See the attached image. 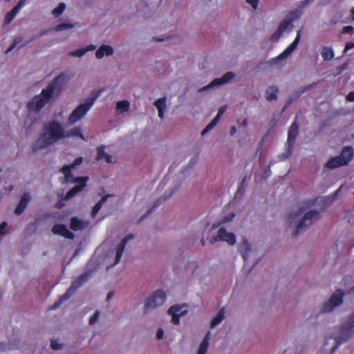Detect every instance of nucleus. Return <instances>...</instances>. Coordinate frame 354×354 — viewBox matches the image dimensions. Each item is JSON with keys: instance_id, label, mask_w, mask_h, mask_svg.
<instances>
[{"instance_id": "62", "label": "nucleus", "mask_w": 354, "mask_h": 354, "mask_svg": "<svg viewBox=\"0 0 354 354\" xmlns=\"http://www.w3.org/2000/svg\"><path fill=\"white\" fill-rule=\"evenodd\" d=\"M201 245H202L203 246H204V245H205V241L204 240V239H203V238L201 239Z\"/></svg>"}, {"instance_id": "6", "label": "nucleus", "mask_w": 354, "mask_h": 354, "mask_svg": "<svg viewBox=\"0 0 354 354\" xmlns=\"http://www.w3.org/2000/svg\"><path fill=\"white\" fill-rule=\"evenodd\" d=\"M354 333V313L349 317L347 322L342 324L340 329V336L337 339V343L331 349V353L335 352L339 345L346 342Z\"/></svg>"}, {"instance_id": "45", "label": "nucleus", "mask_w": 354, "mask_h": 354, "mask_svg": "<svg viewBox=\"0 0 354 354\" xmlns=\"http://www.w3.org/2000/svg\"><path fill=\"white\" fill-rule=\"evenodd\" d=\"M98 317H99V311H95V313L91 317L90 319H89V324L90 325H92L96 321L97 319H98Z\"/></svg>"}, {"instance_id": "55", "label": "nucleus", "mask_w": 354, "mask_h": 354, "mask_svg": "<svg viewBox=\"0 0 354 354\" xmlns=\"http://www.w3.org/2000/svg\"><path fill=\"white\" fill-rule=\"evenodd\" d=\"M219 240V236H218V234L216 235V236H212L210 240H209V243L211 244H214L217 241Z\"/></svg>"}, {"instance_id": "7", "label": "nucleus", "mask_w": 354, "mask_h": 354, "mask_svg": "<svg viewBox=\"0 0 354 354\" xmlns=\"http://www.w3.org/2000/svg\"><path fill=\"white\" fill-rule=\"evenodd\" d=\"M166 300V293L162 289L156 290L147 299L145 304V310L147 311L150 308H154L162 305Z\"/></svg>"}, {"instance_id": "38", "label": "nucleus", "mask_w": 354, "mask_h": 354, "mask_svg": "<svg viewBox=\"0 0 354 354\" xmlns=\"http://www.w3.org/2000/svg\"><path fill=\"white\" fill-rule=\"evenodd\" d=\"M219 120L214 118L206 127L202 131L201 134L202 136H204L206 134L209 130L213 129L216 124L218 122Z\"/></svg>"}, {"instance_id": "54", "label": "nucleus", "mask_w": 354, "mask_h": 354, "mask_svg": "<svg viewBox=\"0 0 354 354\" xmlns=\"http://www.w3.org/2000/svg\"><path fill=\"white\" fill-rule=\"evenodd\" d=\"M346 100L349 102H354V91H351L347 95Z\"/></svg>"}, {"instance_id": "8", "label": "nucleus", "mask_w": 354, "mask_h": 354, "mask_svg": "<svg viewBox=\"0 0 354 354\" xmlns=\"http://www.w3.org/2000/svg\"><path fill=\"white\" fill-rule=\"evenodd\" d=\"M344 292L341 289L337 290L326 302L322 307L323 312L332 311L335 307L340 305L343 302Z\"/></svg>"}, {"instance_id": "57", "label": "nucleus", "mask_w": 354, "mask_h": 354, "mask_svg": "<svg viewBox=\"0 0 354 354\" xmlns=\"http://www.w3.org/2000/svg\"><path fill=\"white\" fill-rule=\"evenodd\" d=\"M315 84H310V85L306 86L304 88V90L302 91V92H304V91H307V90L310 89V88H312Z\"/></svg>"}, {"instance_id": "46", "label": "nucleus", "mask_w": 354, "mask_h": 354, "mask_svg": "<svg viewBox=\"0 0 354 354\" xmlns=\"http://www.w3.org/2000/svg\"><path fill=\"white\" fill-rule=\"evenodd\" d=\"M225 106H222L221 107H220L215 118L220 120L221 115L225 113Z\"/></svg>"}, {"instance_id": "28", "label": "nucleus", "mask_w": 354, "mask_h": 354, "mask_svg": "<svg viewBox=\"0 0 354 354\" xmlns=\"http://www.w3.org/2000/svg\"><path fill=\"white\" fill-rule=\"evenodd\" d=\"M70 137H80L81 139L85 140L84 136L81 131V129L78 127H74L68 132L65 131L64 138Z\"/></svg>"}, {"instance_id": "29", "label": "nucleus", "mask_w": 354, "mask_h": 354, "mask_svg": "<svg viewBox=\"0 0 354 354\" xmlns=\"http://www.w3.org/2000/svg\"><path fill=\"white\" fill-rule=\"evenodd\" d=\"M225 317V309L222 308L217 313L216 316L212 319L211 322V328H214L218 324H220Z\"/></svg>"}, {"instance_id": "3", "label": "nucleus", "mask_w": 354, "mask_h": 354, "mask_svg": "<svg viewBox=\"0 0 354 354\" xmlns=\"http://www.w3.org/2000/svg\"><path fill=\"white\" fill-rule=\"evenodd\" d=\"M104 89L100 88L94 91L91 96L86 100L85 103L78 105L70 114L68 121L71 124H75L82 119L91 108L95 100L100 96Z\"/></svg>"}, {"instance_id": "42", "label": "nucleus", "mask_w": 354, "mask_h": 354, "mask_svg": "<svg viewBox=\"0 0 354 354\" xmlns=\"http://www.w3.org/2000/svg\"><path fill=\"white\" fill-rule=\"evenodd\" d=\"M50 347L53 350H58L62 348V344H60L57 340H51Z\"/></svg>"}, {"instance_id": "25", "label": "nucleus", "mask_w": 354, "mask_h": 354, "mask_svg": "<svg viewBox=\"0 0 354 354\" xmlns=\"http://www.w3.org/2000/svg\"><path fill=\"white\" fill-rule=\"evenodd\" d=\"M111 196V194H106V195L102 196V198L93 206V207L92 208L91 212V217H93V218L95 217V216L97 214L100 209L102 208L103 204L106 201L108 198L110 197Z\"/></svg>"}, {"instance_id": "27", "label": "nucleus", "mask_w": 354, "mask_h": 354, "mask_svg": "<svg viewBox=\"0 0 354 354\" xmlns=\"http://www.w3.org/2000/svg\"><path fill=\"white\" fill-rule=\"evenodd\" d=\"M321 55L324 60H330L335 56V53L332 47L324 46L321 51Z\"/></svg>"}, {"instance_id": "43", "label": "nucleus", "mask_w": 354, "mask_h": 354, "mask_svg": "<svg viewBox=\"0 0 354 354\" xmlns=\"http://www.w3.org/2000/svg\"><path fill=\"white\" fill-rule=\"evenodd\" d=\"M83 162V158L82 157H77L76 158L74 161L73 162L72 164H70L71 166L73 167V168H75V167L77 166V165H80Z\"/></svg>"}, {"instance_id": "14", "label": "nucleus", "mask_w": 354, "mask_h": 354, "mask_svg": "<svg viewBox=\"0 0 354 354\" xmlns=\"http://www.w3.org/2000/svg\"><path fill=\"white\" fill-rule=\"evenodd\" d=\"M133 238H134V236L131 234H129L127 235L122 240L121 243L118 245L117 250H116V254H115V264H117L120 262L127 242L130 240L133 239Z\"/></svg>"}, {"instance_id": "59", "label": "nucleus", "mask_w": 354, "mask_h": 354, "mask_svg": "<svg viewBox=\"0 0 354 354\" xmlns=\"http://www.w3.org/2000/svg\"><path fill=\"white\" fill-rule=\"evenodd\" d=\"M113 296V292H109L108 294H107V297H106V300H109L110 299H111Z\"/></svg>"}, {"instance_id": "61", "label": "nucleus", "mask_w": 354, "mask_h": 354, "mask_svg": "<svg viewBox=\"0 0 354 354\" xmlns=\"http://www.w3.org/2000/svg\"><path fill=\"white\" fill-rule=\"evenodd\" d=\"M196 158L191 159L190 164H195L196 162Z\"/></svg>"}, {"instance_id": "10", "label": "nucleus", "mask_w": 354, "mask_h": 354, "mask_svg": "<svg viewBox=\"0 0 354 354\" xmlns=\"http://www.w3.org/2000/svg\"><path fill=\"white\" fill-rule=\"evenodd\" d=\"M88 180L87 176L75 177L73 182L78 184L71 189L66 194L65 199L69 200L75 196L77 193L82 191L86 185V181Z\"/></svg>"}, {"instance_id": "12", "label": "nucleus", "mask_w": 354, "mask_h": 354, "mask_svg": "<svg viewBox=\"0 0 354 354\" xmlns=\"http://www.w3.org/2000/svg\"><path fill=\"white\" fill-rule=\"evenodd\" d=\"M51 230L53 234L61 235L66 239H73L74 238L73 233L68 230L64 224H55Z\"/></svg>"}, {"instance_id": "58", "label": "nucleus", "mask_w": 354, "mask_h": 354, "mask_svg": "<svg viewBox=\"0 0 354 354\" xmlns=\"http://www.w3.org/2000/svg\"><path fill=\"white\" fill-rule=\"evenodd\" d=\"M234 216V214H232L230 215V216H229V217L227 216V217L225 218L224 220L225 222L230 221L232 220Z\"/></svg>"}, {"instance_id": "11", "label": "nucleus", "mask_w": 354, "mask_h": 354, "mask_svg": "<svg viewBox=\"0 0 354 354\" xmlns=\"http://www.w3.org/2000/svg\"><path fill=\"white\" fill-rule=\"evenodd\" d=\"M298 15L297 11H291L289 14L288 18L287 19L281 21L278 27L277 30L275 32V34H279V36H281V34L290 26L292 25V21L297 19Z\"/></svg>"}, {"instance_id": "41", "label": "nucleus", "mask_w": 354, "mask_h": 354, "mask_svg": "<svg viewBox=\"0 0 354 354\" xmlns=\"http://www.w3.org/2000/svg\"><path fill=\"white\" fill-rule=\"evenodd\" d=\"M245 179L243 178L242 182L241 183V185H239V189H238L237 192L235 194V198H238V197L241 196L243 194V193L244 192V190L243 189V183L245 182Z\"/></svg>"}, {"instance_id": "39", "label": "nucleus", "mask_w": 354, "mask_h": 354, "mask_svg": "<svg viewBox=\"0 0 354 354\" xmlns=\"http://www.w3.org/2000/svg\"><path fill=\"white\" fill-rule=\"evenodd\" d=\"M74 26L70 23H61L57 25L55 28V30L57 32L62 31L66 29H70L73 28Z\"/></svg>"}, {"instance_id": "50", "label": "nucleus", "mask_w": 354, "mask_h": 354, "mask_svg": "<svg viewBox=\"0 0 354 354\" xmlns=\"http://www.w3.org/2000/svg\"><path fill=\"white\" fill-rule=\"evenodd\" d=\"M8 225V223L6 221H3L1 224H0V234H5L6 231H5V229L6 227H7Z\"/></svg>"}, {"instance_id": "5", "label": "nucleus", "mask_w": 354, "mask_h": 354, "mask_svg": "<svg viewBox=\"0 0 354 354\" xmlns=\"http://www.w3.org/2000/svg\"><path fill=\"white\" fill-rule=\"evenodd\" d=\"M319 218V213L317 210H310L306 212L304 218L300 221L297 225L295 232L292 234V237H297L301 233L304 232L308 226L312 225L315 221H317Z\"/></svg>"}, {"instance_id": "47", "label": "nucleus", "mask_w": 354, "mask_h": 354, "mask_svg": "<svg viewBox=\"0 0 354 354\" xmlns=\"http://www.w3.org/2000/svg\"><path fill=\"white\" fill-rule=\"evenodd\" d=\"M342 188V186L337 189L332 195L329 196L330 202H333L336 199V197L339 194V192H340V189Z\"/></svg>"}, {"instance_id": "21", "label": "nucleus", "mask_w": 354, "mask_h": 354, "mask_svg": "<svg viewBox=\"0 0 354 354\" xmlns=\"http://www.w3.org/2000/svg\"><path fill=\"white\" fill-rule=\"evenodd\" d=\"M96 48V46L93 44H89L86 47L80 48L77 50H72L69 53V55L73 57H82L88 51L94 50Z\"/></svg>"}, {"instance_id": "18", "label": "nucleus", "mask_w": 354, "mask_h": 354, "mask_svg": "<svg viewBox=\"0 0 354 354\" xmlns=\"http://www.w3.org/2000/svg\"><path fill=\"white\" fill-rule=\"evenodd\" d=\"M353 149L351 146H346L343 148L339 156H338L342 160L345 165H347L353 157Z\"/></svg>"}, {"instance_id": "40", "label": "nucleus", "mask_w": 354, "mask_h": 354, "mask_svg": "<svg viewBox=\"0 0 354 354\" xmlns=\"http://www.w3.org/2000/svg\"><path fill=\"white\" fill-rule=\"evenodd\" d=\"M22 40L23 39L21 37H17L12 44L9 46V48L6 50V53H8L9 52L12 51L19 44H21Z\"/></svg>"}, {"instance_id": "33", "label": "nucleus", "mask_w": 354, "mask_h": 354, "mask_svg": "<svg viewBox=\"0 0 354 354\" xmlns=\"http://www.w3.org/2000/svg\"><path fill=\"white\" fill-rule=\"evenodd\" d=\"M73 168L71 166V165H65L61 168V171L64 174V177L67 181H73V176L71 170Z\"/></svg>"}, {"instance_id": "20", "label": "nucleus", "mask_w": 354, "mask_h": 354, "mask_svg": "<svg viewBox=\"0 0 354 354\" xmlns=\"http://www.w3.org/2000/svg\"><path fill=\"white\" fill-rule=\"evenodd\" d=\"M113 49L109 45H102L95 52V57L97 59L102 58L104 55L109 56L113 55Z\"/></svg>"}, {"instance_id": "9", "label": "nucleus", "mask_w": 354, "mask_h": 354, "mask_svg": "<svg viewBox=\"0 0 354 354\" xmlns=\"http://www.w3.org/2000/svg\"><path fill=\"white\" fill-rule=\"evenodd\" d=\"M299 134V126L296 121H295L290 127L288 133V140H287V150L288 154L286 156H290L292 154L294 145L295 142V140L297 136Z\"/></svg>"}, {"instance_id": "37", "label": "nucleus", "mask_w": 354, "mask_h": 354, "mask_svg": "<svg viewBox=\"0 0 354 354\" xmlns=\"http://www.w3.org/2000/svg\"><path fill=\"white\" fill-rule=\"evenodd\" d=\"M66 8V5L64 3L61 2L59 3L58 6L54 8L52 11V14L55 17H57L59 15H61L63 12L64 11Z\"/></svg>"}, {"instance_id": "23", "label": "nucleus", "mask_w": 354, "mask_h": 354, "mask_svg": "<svg viewBox=\"0 0 354 354\" xmlns=\"http://www.w3.org/2000/svg\"><path fill=\"white\" fill-rule=\"evenodd\" d=\"M344 165L345 164L343 163L342 159L339 156H336L329 159L326 163L325 167L333 169Z\"/></svg>"}, {"instance_id": "56", "label": "nucleus", "mask_w": 354, "mask_h": 354, "mask_svg": "<svg viewBox=\"0 0 354 354\" xmlns=\"http://www.w3.org/2000/svg\"><path fill=\"white\" fill-rule=\"evenodd\" d=\"M236 132V129L235 127H232L230 131V133L231 136H233Z\"/></svg>"}, {"instance_id": "13", "label": "nucleus", "mask_w": 354, "mask_h": 354, "mask_svg": "<svg viewBox=\"0 0 354 354\" xmlns=\"http://www.w3.org/2000/svg\"><path fill=\"white\" fill-rule=\"evenodd\" d=\"M300 38L301 30H299L294 41L277 57V59H282L290 55L298 46Z\"/></svg>"}, {"instance_id": "44", "label": "nucleus", "mask_w": 354, "mask_h": 354, "mask_svg": "<svg viewBox=\"0 0 354 354\" xmlns=\"http://www.w3.org/2000/svg\"><path fill=\"white\" fill-rule=\"evenodd\" d=\"M44 34H45V32H44V31H43V32H41L39 35H35V36L32 37H31L28 41H27L26 43L21 44L19 46V48H21L22 46H25L26 44H28V43L31 42L32 41H33V40L36 39L37 38L39 37L40 36H41V35H44Z\"/></svg>"}, {"instance_id": "32", "label": "nucleus", "mask_w": 354, "mask_h": 354, "mask_svg": "<svg viewBox=\"0 0 354 354\" xmlns=\"http://www.w3.org/2000/svg\"><path fill=\"white\" fill-rule=\"evenodd\" d=\"M73 168L71 166V165H65L61 168V171L64 174V177L67 181H73V176L71 170Z\"/></svg>"}, {"instance_id": "16", "label": "nucleus", "mask_w": 354, "mask_h": 354, "mask_svg": "<svg viewBox=\"0 0 354 354\" xmlns=\"http://www.w3.org/2000/svg\"><path fill=\"white\" fill-rule=\"evenodd\" d=\"M219 241L227 242L228 244L233 245L236 243V236L234 233L227 232L226 230L221 227L218 230Z\"/></svg>"}, {"instance_id": "17", "label": "nucleus", "mask_w": 354, "mask_h": 354, "mask_svg": "<svg viewBox=\"0 0 354 354\" xmlns=\"http://www.w3.org/2000/svg\"><path fill=\"white\" fill-rule=\"evenodd\" d=\"M30 194L28 193H24L21 196L20 201L15 209V214L17 215L21 214L24 212L26 208L27 207V205H28V203L30 202Z\"/></svg>"}, {"instance_id": "64", "label": "nucleus", "mask_w": 354, "mask_h": 354, "mask_svg": "<svg viewBox=\"0 0 354 354\" xmlns=\"http://www.w3.org/2000/svg\"><path fill=\"white\" fill-rule=\"evenodd\" d=\"M247 124H248V122H247V120H244L243 121V122H242V124H243V126H246V125H247Z\"/></svg>"}, {"instance_id": "49", "label": "nucleus", "mask_w": 354, "mask_h": 354, "mask_svg": "<svg viewBox=\"0 0 354 354\" xmlns=\"http://www.w3.org/2000/svg\"><path fill=\"white\" fill-rule=\"evenodd\" d=\"M26 0H19V2L14 6L18 10H20L22 7L26 4Z\"/></svg>"}, {"instance_id": "15", "label": "nucleus", "mask_w": 354, "mask_h": 354, "mask_svg": "<svg viewBox=\"0 0 354 354\" xmlns=\"http://www.w3.org/2000/svg\"><path fill=\"white\" fill-rule=\"evenodd\" d=\"M234 74L232 72H227L224 74L221 78L214 79L209 84H208L204 89L214 87L215 86L221 85L229 82L234 77Z\"/></svg>"}, {"instance_id": "53", "label": "nucleus", "mask_w": 354, "mask_h": 354, "mask_svg": "<svg viewBox=\"0 0 354 354\" xmlns=\"http://www.w3.org/2000/svg\"><path fill=\"white\" fill-rule=\"evenodd\" d=\"M248 3L251 4L254 9H257L259 0H246Z\"/></svg>"}, {"instance_id": "24", "label": "nucleus", "mask_w": 354, "mask_h": 354, "mask_svg": "<svg viewBox=\"0 0 354 354\" xmlns=\"http://www.w3.org/2000/svg\"><path fill=\"white\" fill-rule=\"evenodd\" d=\"M154 104L158 109V116L163 118L164 111L166 109V99L165 97L159 98L155 101Z\"/></svg>"}, {"instance_id": "4", "label": "nucleus", "mask_w": 354, "mask_h": 354, "mask_svg": "<svg viewBox=\"0 0 354 354\" xmlns=\"http://www.w3.org/2000/svg\"><path fill=\"white\" fill-rule=\"evenodd\" d=\"M91 274L90 272H86L79 276L74 281L72 282L66 292L63 295L60 296L59 300L55 302L50 308L54 309L59 307L64 301L69 299L77 289L82 286L90 278Z\"/></svg>"}, {"instance_id": "19", "label": "nucleus", "mask_w": 354, "mask_h": 354, "mask_svg": "<svg viewBox=\"0 0 354 354\" xmlns=\"http://www.w3.org/2000/svg\"><path fill=\"white\" fill-rule=\"evenodd\" d=\"M181 307L178 305L171 306L167 313L169 315H171V322L174 324H178L180 322V317L181 314L178 313L180 311Z\"/></svg>"}, {"instance_id": "26", "label": "nucleus", "mask_w": 354, "mask_h": 354, "mask_svg": "<svg viewBox=\"0 0 354 354\" xmlns=\"http://www.w3.org/2000/svg\"><path fill=\"white\" fill-rule=\"evenodd\" d=\"M278 88L276 86H270L266 91V99L268 101H272L277 98Z\"/></svg>"}, {"instance_id": "2", "label": "nucleus", "mask_w": 354, "mask_h": 354, "mask_svg": "<svg viewBox=\"0 0 354 354\" xmlns=\"http://www.w3.org/2000/svg\"><path fill=\"white\" fill-rule=\"evenodd\" d=\"M64 136L65 130L60 123L55 120L45 123L43 127V132L37 144L32 147V151H36L38 149H44L53 145L58 140L64 139Z\"/></svg>"}, {"instance_id": "1", "label": "nucleus", "mask_w": 354, "mask_h": 354, "mask_svg": "<svg viewBox=\"0 0 354 354\" xmlns=\"http://www.w3.org/2000/svg\"><path fill=\"white\" fill-rule=\"evenodd\" d=\"M64 80V75L63 74L55 77L46 88L41 91L39 95L33 97L28 103V110L36 113H39L54 95L58 96L59 95L62 89Z\"/></svg>"}, {"instance_id": "51", "label": "nucleus", "mask_w": 354, "mask_h": 354, "mask_svg": "<svg viewBox=\"0 0 354 354\" xmlns=\"http://www.w3.org/2000/svg\"><path fill=\"white\" fill-rule=\"evenodd\" d=\"M353 27L351 26H344L342 29V33H350L353 30Z\"/></svg>"}, {"instance_id": "63", "label": "nucleus", "mask_w": 354, "mask_h": 354, "mask_svg": "<svg viewBox=\"0 0 354 354\" xmlns=\"http://www.w3.org/2000/svg\"><path fill=\"white\" fill-rule=\"evenodd\" d=\"M153 39L156 41H160L163 40V39H162V38H157V37H154Z\"/></svg>"}, {"instance_id": "36", "label": "nucleus", "mask_w": 354, "mask_h": 354, "mask_svg": "<svg viewBox=\"0 0 354 354\" xmlns=\"http://www.w3.org/2000/svg\"><path fill=\"white\" fill-rule=\"evenodd\" d=\"M243 247L245 248V249L241 248L240 250V252L241 254V256H242L243 260L245 261L246 259L248 258V252L250 250V245L245 239H243V243H242V248H243Z\"/></svg>"}, {"instance_id": "34", "label": "nucleus", "mask_w": 354, "mask_h": 354, "mask_svg": "<svg viewBox=\"0 0 354 354\" xmlns=\"http://www.w3.org/2000/svg\"><path fill=\"white\" fill-rule=\"evenodd\" d=\"M19 12V10H18L16 8L14 7L10 12H8L5 15L4 24H10Z\"/></svg>"}, {"instance_id": "48", "label": "nucleus", "mask_w": 354, "mask_h": 354, "mask_svg": "<svg viewBox=\"0 0 354 354\" xmlns=\"http://www.w3.org/2000/svg\"><path fill=\"white\" fill-rule=\"evenodd\" d=\"M353 48H354V42H353V41L347 42L346 44V46H345V48L344 50V53H345L346 52H347L348 50H349Z\"/></svg>"}, {"instance_id": "31", "label": "nucleus", "mask_w": 354, "mask_h": 354, "mask_svg": "<svg viewBox=\"0 0 354 354\" xmlns=\"http://www.w3.org/2000/svg\"><path fill=\"white\" fill-rule=\"evenodd\" d=\"M84 227V223L82 220L79 219L76 216H73L71 219V228L74 230L77 231L79 230H82Z\"/></svg>"}, {"instance_id": "22", "label": "nucleus", "mask_w": 354, "mask_h": 354, "mask_svg": "<svg viewBox=\"0 0 354 354\" xmlns=\"http://www.w3.org/2000/svg\"><path fill=\"white\" fill-rule=\"evenodd\" d=\"M104 158L105 159V161L107 163H111L112 162V156L110 154L105 153L104 147V146L98 147L97 148L96 160L97 161H99Z\"/></svg>"}, {"instance_id": "60", "label": "nucleus", "mask_w": 354, "mask_h": 354, "mask_svg": "<svg viewBox=\"0 0 354 354\" xmlns=\"http://www.w3.org/2000/svg\"><path fill=\"white\" fill-rule=\"evenodd\" d=\"M280 36L279 34H275V32L272 35V39L274 40L275 39H278Z\"/></svg>"}, {"instance_id": "52", "label": "nucleus", "mask_w": 354, "mask_h": 354, "mask_svg": "<svg viewBox=\"0 0 354 354\" xmlns=\"http://www.w3.org/2000/svg\"><path fill=\"white\" fill-rule=\"evenodd\" d=\"M164 330L162 328H160L157 330L156 337L158 339H161L163 337Z\"/></svg>"}, {"instance_id": "35", "label": "nucleus", "mask_w": 354, "mask_h": 354, "mask_svg": "<svg viewBox=\"0 0 354 354\" xmlns=\"http://www.w3.org/2000/svg\"><path fill=\"white\" fill-rule=\"evenodd\" d=\"M130 103L127 100H121L117 102L116 108L120 113L127 112L129 110Z\"/></svg>"}, {"instance_id": "30", "label": "nucleus", "mask_w": 354, "mask_h": 354, "mask_svg": "<svg viewBox=\"0 0 354 354\" xmlns=\"http://www.w3.org/2000/svg\"><path fill=\"white\" fill-rule=\"evenodd\" d=\"M209 333H207L204 337L202 342L201 343L199 348L198 349L197 354H206L208 346H209Z\"/></svg>"}]
</instances>
